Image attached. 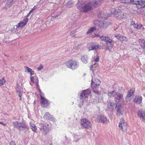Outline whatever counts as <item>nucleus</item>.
Here are the masks:
<instances>
[{
	"instance_id": "nucleus-1",
	"label": "nucleus",
	"mask_w": 145,
	"mask_h": 145,
	"mask_svg": "<svg viewBox=\"0 0 145 145\" xmlns=\"http://www.w3.org/2000/svg\"><path fill=\"white\" fill-rule=\"evenodd\" d=\"M117 11H116L115 9L112 8L110 10V14L104 15V14H100V15H101L100 16H101V18H100V19H101V20H100V28L104 29L108 27V23L104 20H106L108 17L110 16L111 15H113L115 17V14Z\"/></svg>"
},
{
	"instance_id": "nucleus-2",
	"label": "nucleus",
	"mask_w": 145,
	"mask_h": 145,
	"mask_svg": "<svg viewBox=\"0 0 145 145\" xmlns=\"http://www.w3.org/2000/svg\"><path fill=\"white\" fill-rule=\"evenodd\" d=\"M91 4V3H89L85 5L84 1L82 0H79L76 6L80 11L86 12L90 11L92 9Z\"/></svg>"
},
{
	"instance_id": "nucleus-3",
	"label": "nucleus",
	"mask_w": 145,
	"mask_h": 145,
	"mask_svg": "<svg viewBox=\"0 0 145 145\" xmlns=\"http://www.w3.org/2000/svg\"><path fill=\"white\" fill-rule=\"evenodd\" d=\"M35 83L37 87L39 88V91L40 93L41 105L42 107H46L49 104L48 102V101L44 97V94L41 92L40 89L39 88V80L38 79H37Z\"/></svg>"
},
{
	"instance_id": "nucleus-4",
	"label": "nucleus",
	"mask_w": 145,
	"mask_h": 145,
	"mask_svg": "<svg viewBox=\"0 0 145 145\" xmlns=\"http://www.w3.org/2000/svg\"><path fill=\"white\" fill-rule=\"evenodd\" d=\"M13 125L14 127L21 131H24L28 129L27 125L23 122H19L15 121L13 122Z\"/></svg>"
},
{
	"instance_id": "nucleus-5",
	"label": "nucleus",
	"mask_w": 145,
	"mask_h": 145,
	"mask_svg": "<svg viewBox=\"0 0 145 145\" xmlns=\"http://www.w3.org/2000/svg\"><path fill=\"white\" fill-rule=\"evenodd\" d=\"M117 106L116 107L117 114L119 116H122L124 113L123 110V103L121 101L117 102Z\"/></svg>"
},
{
	"instance_id": "nucleus-6",
	"label": "nucleus",
	"mask_w": 145,
	"mask_h": 145,
	"mask_svg": "<svg viewBox=\"0 0 145 145\" xmlns=\"http://www.w3.org/2000/svg\"><path fill=\"white\" fill-rule=\"evenodd\" d=\"M67 67L71 69H75L79 66V63L74 60H70L67 63Z\"/></svg>"
},
{
	"instance_id": "nucleus-7",
	"label": "nucleus",
	"mask_w": 145,
	"mask_h": 145,
	"mask_svg": "<svg viewBox=\"0 0 145 145\" xmlns=\"http://www.w3.org/2000/svg\"><path fill=\"white\" fill-rule=\"evenodd\" d=\"M118 127L120 130H121L122 131L126 132L127 130V125L126 123L123 119L120 120Z\"/></svg>"
},
{
	"instance_id": "nucleus-8",
	"label": "nucleus",
	"mask_w": 145,
	"mask_h": 145,
	"mask_svg": "<svg viewBox=\"0 0 145 145\" xmlns=\"http://www.w3.org/2000/svg\"><path fill=\"white\" fill-rule=\"evenodd\" d=\"M99 81L98 79L95 80V82H93L92 80L91 86L93 88V92L96 93H99L98 90H97L99 88L97 86H99Z\"/></svg>"
},
{
	"instance_id": "nucleus-9",
	"label": "nucleus",
	"mask_w": 145,
	"mask_h": 145,
	"mask_svg": "<svg viewBox=\"0 0 145 145\" xmlns=\"http://www.w3.org/2000/svg\"><path fill=\"white\" fill-rule=\"evenodd\" d=\"M80 123L82 126L85 128H89L91 125L90 122L86 118L81 120Z\"/></svg>"
},
{
	"instance_id": "nucleus-10",
	"label": "nucleus",
	"mask_w": 145,
	"mask_h": 145,
	"mask_svg": "<svg viewBox=\"0 0 145 145\" xmlns=\"http://www.w3.org/2000/svg\"><path fill=\"white\" fill-rule=\"evenodd\" d=\"M40 129L42 133L45 135L49 131V128L48 127V125L46 124H40Z\"/></svg>"
},
{
	"instance_id": "nucleus-11",
	"label": "nucleus",
	"mask_w": 145,
	"mask_h": 145,
	"mask_svg": "<svg viewBox=\"0 0 145 145\" xmlns=\"http://www.w3.org/2000/svg\"><path fill=\"white\" fill-rule=\"evenodd\" d=\"M133 2L136 5L138 8H142L145 7V0H133Z\"/></svg>"
},
{
	"instance_id": "nucleus-12",
	"label": "nucleus",
	"mask_w": 145,
	"mask_h": 145,
	"mask_svg": "<svg viewBox=\"0 0 145 145\" xmlns=\"http://www.w3.org/2000/svg\"><path fill=\"white\" fill-rule=\"evenodd\" d=\"M126 14L120 10L117 11L115 14V17L116 19L120 20L126 17Z\"/></svg>"
},
{
	"instance_id": "nucleus-13",
	"label": "nucleus",
	"mask_w": 145,
	"mask_h": 145,
	"mask_svg": "<svg viewBox=\"0 0 145 145\" xmlns=\"http://www.w3.org/2000/svg\"><path fill=\"white\" fill-rule=\"evenodd\" d=\"M117 105V103L116 104L115 103L111 101L108 102L107 107L110 110H115Z\"/></svg>"
},
{
	"instance_id": "nucleus-14",
	"label": "nucleus",
	"mask_w": 145,
	"mask_h": 145,
	"mask_svg": "<svg viewBox=\"0 0 145 145\" xmlns=\"http://www.w3.org/2000/svg\"><path fill=\"white\" fill-rule=\"evenodd\" d=\"M90 90L89 89L82 91L80 95L81 98L83 99L87 98L88 96L90 94Z\"/></svg>"
},
{
	"instance_id": "nucleus-15",
	"label": "nucleus",
	"mask_w": 145,
	"mask_h": 145,
	"mask_svg": "<svg viewBox=\"0 0 145 145\" xmlns=\"http://www.w3.org/2000/svg\"><path fill=\"white\" fill-rule=\"evenodd\" d=\"M28 19L27 18L25 19L22 21L20 22L18 24L16 25V29L19 27H22L24 26L27 23Z\"/></svg>"
},
{
	"instance_id": "nucleus-16",
	"label": "nucleus",
	"mask_w": 145,
	"mask_h": 145,
	"mask_svg": "<svg viewBox=\"0 0 145 145\" xmlns=\"http://www.w3.org/2000/svg\"><path fill=\"white\" fill-rule=\"evenodd\" d=\"M115 37L121 41L127 42L128 40V39L127 37L122 36L120 34L116 35Z\"/></svg>"
},
{
	"instance_id": "nucleus-17",
	"label": "nucleus",
	"mask_w": 145,
	"mask_h": 145,
	"mask_svg": "<svg viewBox=\"0 0 145 145\" xmlns=\"http://www.w3.org/2000/svg\"><path fill=\"white\" fill-rule=\"evenodd\" d=\"M142 97L140 96H136L133 99L134 103L137 104H140L142 101Z\"/></svg>"
},
{
	"instance_id": "nucleus-18",
	"label": "nucleus",
	"mask_w": 145,
	"mask_h": 145,
	"mask_svg": "<svg viewBox=\"0 0 145 145\" xmlns=\"http://www.w3.org/2000/svg\"><path fill=\"white\" fill-rule=\"evenodd\" d=\"M138 116L142 120L144 121L145 120V113L142 110H140L138 113Z\"/></svg>"
},
{
	"instance_id": "nucleus-19",
	"label": "nucleus",
	"mask_w": 145,
	"mask_h": 145,
	"mask_svg": "<svg viewBox=\"0 0 145 145\" xmlns=\"http://www.w3.org/2000/svg\"><path fill=\"white\" fill-rule=\"evenodd\" d=\"M114 97L118 100H122L123 99V95L121 93L116 92Z\"/></svg>"
},
{
	"instance_id": "nucleus-20",
	"label": "nucleus",
	"mask_w": 145,
	"mask_h": 145,
	"mask_svg": "<svg viewBox=\"0 0 145 145\" xmlns=\"http://www.w3.org/2000/svg\"><path fill=\"white\" fill-rule=\"evenodd\" d=\"M138 42L142 49L145 51V40L143 39H139Z\"/></svg>"
},
{
	"instance_id": "nucleus-21",
	"label": "nucleus",
	"mask_w": 145,
	"mask_h": 145,
	"mask_svg": "<svg viewBox=\"0 0 145 145\" xmlns=\"http://www.w3.org/2000/svg\"><path fill=\"white\" fill-rule=\"evenodd\" d=\"M131 24L135 28L138 29H140L143 27V25L141 24H139V25L135 24L134 22H131Z\"/></svg>"
},
{
	"instance_id": "nucleus-22",
	"label": "nucleus",
	"mask_w": 145,
	"mask_h": 145,
	"mask_svg": "<svg viewBox=\"0 0 145 145\" xmlns=\"http://www.w3.org/2000/svg\"><path fill=\"white\" fill-rule=\"evenodd\" d=\"M24 68L26 70L25 71V72L29 73L30 75H32L34 74V71L31 68L27 66H25Z\"/></svg>"
},
{
	"instance_id": "nucleus-23",
	"label": "nucleus",
	"mask_w": 145,
	"mask_h": 145,
	"mask_svg": "<svg viewBox=\"0 0 145 145\" xmlns=\"http://www.w3.org/2000/svg\"><path fill=\"white\" fill-rule=\"evenodd\" d=\"M100 39H101L102 40L104 41L107 43L108 42L109 43L112 42L111 39L105 36H102L101 37H100Z\"/></svg>"
},
{
	"instance_id": "nucleus-24",
	"label": "nucleus",
	"mask_w": 145,
	"mask_h": 145,
	"mask_svg": "<svg viewBox=\"0 0 145 145\" xmlns=\"http://www.w3.org/2000/svg\"><path fill=\"white\" fill-rule=\"evenodd\" d=\"M88 57L87 55H85L82 57L81 60L84 63L86 64L88 62Z\"/></svg>"
},
{
	"instance_id": "nucleus-25",
	"label": "nucleus",
	"mask_w": 145,
	"mask_h": 145,
	"mask_svg": "<svg viewBox=\"0 0 145 145\" xmlns=\"http://www.w3.org/2000/svg\"><path fill=\"white\" fill-rule=\"evenodd\" d=\"M114 43L112 41V40L111 43H109L108 42L107 43V46L106 47V49L108 50L109 52H110L112 48V46L113 45Z\"/></svg>"
},
{
	"instance_id": "nucleus-26",
	"label": "nucleus",
	"mask_w": 145,
	"mask_h": 145,
	"mask_svg": "<svg viewBox=\"0 0 145 145\" xmlns=\"http://www.w3.org/2000/svg\"><path fill=\"white\" fill-rule=\"evenodd\" d=\"M134 94V92L131 90H130L128 92V93L126 97V99L129 100L131 99V97Z\"/></svg>"
},
{
	"instance_id": "nucleus-27",
	"label": "nucleus",
	"mask_w": 145,
	"mask_h": 145,
	"mask_svg": "<svg viewBox=\"0 0 145 145\" xmlns=\"http://www.w3.org/2000/svg\"><path fill=\"white\" fill-rule=\"evenodd\" d=\"M101 122L104 124H107L109 122V121L107 120L106 117L101 116L100 117V122Z\"/></svg>"
},
{
	"instance_id": "nucleus-28",
	"label": "nucleus",
	"mask_w": 145,
	"mask_h": 145,
	"mask_svg": "<svg viewBox=\"0 0 145 145\" xmlns=\"http://www.w3.org/2000/svg\"><path fill=\"white\" fill-rule=\"evenodd\" d=\"M99 47V46L98 45H91L88 47V49L89 51L93 50H96Z\"/></svg>"
},
{
	"instance_id": "nucleus-29",
	"label": "nucleus",
	"mask_w": 145,
	"mask_h": 145,
	"mask_svg": "<svg viewBox=\"0 0 145 145\" xmlns=\"http://www.w3.org/2000/svg\"><path fill=\"white\" fill-rule=\"evenodd\" d=\"M44 118L46 120H51L52 116L48 112H46L44 116Z\"/></svg>"
},
{
	"instance_id": "nucleus-30",
	"label": "nucleus",
	"mask_w": 145,
	"mask_h": 145,
	"mask_svg": "<svg viewBox=\"0 0 145 145\" xmlns=\"http://www.w3.org/2000/svg\"><path fill=\"white\" fill-rule=\"evenodd\" d=\"M119 2L121 3H133V0H119Z\"/></svg>"
},
{
	"instance_id": "nucleus-31",
	"label": "nucleus",
	"mask_w": 145,
	"mask_h": 145,
	"mask_svg": "<svg viewBox=\"0 0 145 145\" xmlns=\"http://www.w3.org/2000/svg\"><path fill=\"white\" fill-rule=\"evenodd\" d=\"M97 28L95 27H91L88 31L87 32V34H89L92 33L94 31L96 30Z\"/></svg>"
},
{
	"instance_id": "nucleus-32",
	"label": "nucleus",
	"mask_w": 145,
	"mask_h": 145,
	"mask_svg": "<svg viewBox=\"0 0 145 145\" xmlns=\"http://www.w3.org/2000/svg\"><path fill=\"white\" fill-rule=\"evenodd\" d=\"M116 94V92L115 91H112L108 92V96L110 97H114Z\"/></svg>"
},
{
	"instance_id": "nucleus-33",
	"label": "nucleus",
	"mask_w": 145,
	"mask_h": 145,
	"mask_svg": "<svg viewBox=\"0 0 145 145\" xmlns=\"http://www.w3.org/2000/svg\"><path fill=\"white\" fill-rule=\"evenodd\" d=\"M6 82V80L4 78H2L0 80V86H1L3 84Z\"/></svg>"
},
{
	"instance_id": "nucleus-34",
	"label": "nucleus",
	"mask_w": 145,
	"mask_h": 145,
	"mask_svg": "<svg viewBox=\"0 0 145 145\" xmlns=\"http://www.w3.org/2000/svg\"><path fill=\"white\" fill-rule=\"evenodd\" d=\"M16 93L18 94V95L19 97H22L23 93V91L22 90H17Z\"/></svg>"
},
{
	"instance_id": "nucleus-35",
	"label": "nucleus",
	"mask_w": 145,
	"mask_h": 145,
	"mask_svg": "<svg viewBox=\"0 0 145 145\" xmlns=\"http://www.w3.org/2000/svg\"><path fill=\"white\" fill-rule=\"evenodd\" d=\"M72 6V3L70 2H69L67 4V6L69 8L71 7Z\"/></svg>"
},
{
	"instance_id": "nucleus-36",
	"label": "nucleus",
	"mask_w": 145,
	"mask_h": 145,
	"mask_svg": "<svg viewBox=\"0 0 145 145\" xmlns=\"http://www.w3.org/2000/svg\"><path fill=\"white\" fill-rule=\"evenodd\" d=\"M92 4L93 6L96 7L97 6V2L96 0L93 1L92 2V3H91V4Z\"/></svg>"
},
{
	"instance_id": "nucleus-37",
	"label": "nucleus",
	"mask_w": 145,
	"mask_h": 145,
	"mask_svg": "<svg viewBox=\"0 0 145 145\" xmlns=\"http://www.w3.org/2000/svg\"><path fill=\"white\" fill-rule=\"evenodd\" d=\"M43 68V66L41 65H40L37 68V69L38 71H39L42 69Z\"/></svg>"
},
{
	"instance_id": "nucleus-38",
	"label": "nucleus",
	"mask_w": 145,
	"mask_h": 145,
	"mask_svg": "<svg viewBox=\"0 0 145 145\" xmlns=\"http://www.w3.org/2000/svg\"><path fill=\"white\" fill-rule=\"evenodd\" d=\"M31 129H32V130L35 132H36L37 130L36 127L35 126H34V127H31Z\"/></svg>"
},
{
	"instance_id": "nucleus-39",
	"label": "nucleus",
	"mask_w": 145,
	"mask_h": 145,
	"mask_svg": "<svg viewBox=\"0 0 145 145\" xmlns=\"http://www.w3.org/2000/svg\"><path fill=\"white\" fill-rule=\"evenodd\" d=\"M30 125L31 127H34V126H35V124H34V121L33 120H32L30 121Z\"/></svg>"
},
{
	"instance_id": "nucleus-40",
	"label": "nucleus",
	"mask_w": 145,
	"mask_h": 145,
	"mask_svg": "<svg viewBox=\"0 0 145 145\" xmlns=\"http://www.w3.org/2000/svg\"><path fill=\"white\" fill-rule=\"evenodd\" d=\"M30 77L31 82L34 83H35L34 81V78L33 77L32 75H30Z\"/></svg>"
},
{
	"instance_id": "nucleus-41",
	"label": "nucleus",
	"mask_w": 145,
	"mask_h": 145,
	"mask_svg": "<svg viewBox=\"0 0 145 145\" xmlns=\"http://www.w3.org/2000/svg\"><path fill=\"white\" fill-rule=\"evenodd\" d=\"M99 22L98 21L96 20L94 22V24L97 26H98V25H99Z\"/></svg>"
},
{
	"instance_id": "nucleus-42",
	"label": "nucleus",
	"mask_w": 145,
	"mask_h": 145,
	"mask_svg": "<svg viewBox=\"0 0 145 145\" xmlns=\"http://www.w3.org/2000/svg\"><path fill=\"white\" fill-rule=\"evenodd\" d=\"M37 8V6H34V7L32 8V9L31 10L33 12L34 10L36 9Z\"/></svg>"
},
{
	"instance_id": "nucleus-43",
	"label": "nucleus",
	"mask_w": 145,
	"mask_h": 145,
	"mask_svg": "<svg viewBox=\"0 0 145 145\" xmlns=\"http://www.w3.org/2000/svg\"><path fill=\"white\" fill-rule=\"evenodd\" d=\"M10 145H16V144L14 142H10Z\"/></svg>"
},
{
	"instance_id": "nucleus-44",
	"label": "nucleus",
	"mask_w": 145,
	"mask_h": 145,
	"mask_svg": "<svg viewBox=\"0 0 145 145\" xmlns=\"http://www.w3.org/2000/svg\"><path fill=\"white\" fill-rule=\"evenodd\" d=\"M99 57H96L95 59V61L96 62H98L99 61Z\"/></svg>"
},
{
	"instance_id": "nucleus-45",
	"label": "nucleus",
	"mask_w": 145,
	"mask_h": 145,
	"mask_svg": "<svg viewBox=\"0 0 145 145\" xmlns=\"http://www.w3.org/2000/svg\"><path fill=\"white\" fill-rule=\"evenodd\" d=\"M0 124H2L4 126L6 125V124L2 122H0Z\"/></svg>"
},
{
	"instance_id": "nucleus-46",
	"label": "nucleus",
	"mask_w": 145,
	"mask_h": 145,
	"mask_svg": "<svg viewBox=\"0 0 145 145\" xmlns=\"http://www.w3.org/2000/svg\"><path fill=\"white\" fill-rule=\"evenodd\" d=\"M99 37V35L98 34H95V36L94 37Z\"/></svg>"
},
{
	"instance_id": "nucleus-47",
	"label": "nucleus",
	"mask_w": 145,
	"mask_h": 145,
	"mask_svg": "<svg viewBox=\"0 0 145 145\" xmlns=\"http://www.w3.org/2000/svg\"><path fill=\"white\" fill-rule=\"evenodd\" d=\"M145 28L143 27L142 28L141 30H142V31H143L145 30Z\"/></svg>"
},
{
	"instance_id": "nucleus-48",
	"label": "nucleus",
	"mask_w": 145,
	"mask_h": 145,
	"mask_svg": "<svg viewBox=\"0 0 145 145\" xmlns=\"http://www.w3.org/2000/svg\"><path fill=\"white\" fill-rule=\"evenodd\" d=\"M31 14V13L29 12V13L27 15V17L29 16Z\"/></svg>"
},
{
	"instance_id": "nucleus-49",
	"label": "nucleus",
	"mask_w": 145,
	"mask_h": 145,
	"mask_svg": "<svg viewBox=\"0 0 145 145\" xmlns=\"http://www.w3.org/2000/svg\"><path fill=\"white\" fill-rule=\"evenodd\" d=\"M20 97V101H22V97Z\"/></svg>"
},
{
	"instance_id": "nucleus-50",
	"label": "nucleus",
	"mask_w": 145,
	"mask_h": 145,
	"mask_svg": "<svg viewBox=\"0 0 145 145\" xmlns=\"http://www.w3.org/2000/svg\"><path fill=\"white\" fill-rule=\"evenodd\" d=\"M29 12L31 14L32 12H32V11L31 10Z\"/></svg>"
},
{
	"instance_id": "nucleus-51",
	"label": "nucleus",
	"mask_w": 145,
	"mask_h": 145,
	"mask_svg": "<svg viewBox=\"0 0 145 145\" xmlns=\"http://www.w3.org/2000/svg\"><path fill=\"white\" fill-rule=\"evenodd\" d=\"M13 1V0H11V1H10V3H11Z\"/></svg>"
},
{
	"instance_id": "nucleus-52",
	"label": "nucleus",
	"mask_w": 145,
	"mask_h": 145,
	"mask_svg": "<svg viewBox=\"0 0 145 145\" xmlns=\"http://www.w3.org/2000/svg\"><path fill=\"white\" fill-rule=\"evenodd\" d=\"M144 95L145 96V93L144 94Z\"/></svg>"
},
{
	"instance_id": "nucleus-53",
	"label": "nucleus",
	"mask_w": 145,
	"mask_h": 145,
	"mask_svg": "<svg viewBox=\"0 0 145 145\" xmlns=\"http://www.w3.org/2000/svg\"><path fill=\"white\" fill-rule=\"evenodd\" d=\"M144 15H145V12H144Z\"/></svg>"
}]
</instances>
